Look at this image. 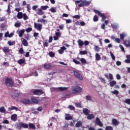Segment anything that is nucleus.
Listing matches in <instances>:
<instances>
[{
    "label": "nucleus",
    "instance_id": "nucleus-44",
    "mask_svg": "<svg viewBox=\"0 0 130 130\" xmlns=\"http://www.w3.org/2000/svg\"><path fill=\"white\" fill-rule=\"evenodd\" d=\"M73 19H77V20L81 18V16L79 15H74L72 16Z\"/></svg>",
    "mask_w": 130,
    "mask_h": 130
},
{
    "label": "nucleus",
    "instance_id": "nucleus-1",
    "mask_svg": "<svg viewBox=\"0 0 130 130\" xmlns=\"http://www.w3.org/2000/svg\"><path fill=\"white\" fill-rule=\"evenodd\" d=\"M93 12L95 13V14H98V16H100V17H101L102 22L106 20V16H105V15H104V13L102 14L101 12L96 9H94Z\"/></svg>",
    "mask_w": 130,
    "mask_h": 130
},
{
    "label": "nucleus",
    "instance_id": "nucleus-30",
    "mask_svg": "<svg viewBox=\"0 0 130 130\" xmlns=\"http://www.w3.org/2000/svg\"><path fill=\"white\" fill-rule=\"evenodd\" d=\"M8 44H9V46H12V45H15V44H16V42H12L11 41H9L8 42Z\"/></svg>",
    "mask_w": 130,
    "mask_h": 130
},
{
    "label": "nucleus",
    "instance_id": "nucleus-6",
    "mask_svg": "<svg viewBox=\"0 0 130 130\" xmlns=\"http://www.w3.org/2000/svg\"><path fill=\"white\" fill-rule=\"evenodd\" d=\"M35 28L38 30V31H41L42 29V24L40 23H35Z\"/></svg>",
    "mask_w": 130,
    "mask_h": 130
},
{
    "label": "nucleus",
    "instance_id": "nucleus-7",
    "mask_svg": "<svg viewBox=\"0 0 130 130\" xmlns=\"http://www.w3.org/2000/svg\"><path fill=\"white\" fill-rule=\"evenodd\" d=\"M95 123L96 125H99V126L102 127L103 126V124L102 122H101V121H100V118L99 117H96L95 118Z\"/></svg>",
    "mask_w": 130,
    "mask_h": 130
},
{
    "label": "nucleus",
    "instance_id": "nucleus-19",
    "mask_svg": "<svg viewBox=\"0 0 130 130\" xmlns=\"http://www.w3.org/2000/svg\"><path fill=\"white\" fill-rule=\"evenodd\" d=\"M26 60L25 59H20L18 60L17 62L19 64H23V63H25Z\"/></svg>",
    "mask_w": 130,
    "mask_h": 130
},
{
    "label": "nucleus",
    "instance_id": "nucleus-27",
    "mask_svg": "<svg viewBox=\"0 0 130 130\" xmlns=\"http://www.w3.org/2000/svg\"><path fill=\"white\" fill-rule=\"evenodd\" d=\"M75 105L78 108H82V103H78L76 102L75 103Z\"/></svg>",
    "mask_w": 130,
    "mask_h": 130
},
{
    "label": "nucleus",
    "instance_id": "nucleus-5",
    "mask_svg": "<svg viewBox=\"0 0 130 130\" xmlns=\"http://www.w3.org/2000/svg\"><path fill=\"white\" fill-rule=\"evenodd\" d=\"M74 75L76 78H77L79 80H80V81H82L83 80V77H82V75L78 72V71H73Z\"/></svg>",
    "mask_w": 130,
    "mask_h": 130
},
{
    "label": "nucleus",
    "instance_id": "nucleus-18",
    "mask_svg": "<svg viewBox=\"0 0 130 130\" xmlns=\"http://www.w3.org/2000/svg\"><path fill=\"white\" fill-rule=\"evenodd\" d=\"M90 112V111L87 108H85L83 110V113L85 114V115H88L89 113Z\"/></svg>",
    "mask_w": 130,
    "mask_h": 130
},
{
    "label": "nucleus",
    "instance_id": "nucleus-56",
    "mask_svg": "<svg viewBox=\"0 0 130 130\" xmlns=\"http://www.w3.org/2000/svg\"><path fill=\"white\" fill-rule=\"evenodd\" d=\"M124 102L126 104H128V105H130V99H127L125 100Z\"/></svg>",
    "mask_w": 130,
    "mask_h": 130
},
{
    "label": "nucleus",
    "instance_id": "nucleus-55",
    "mask_svg": "<svg viewBox=\"0 0 130 130\" xmlns=\"http://www.w3.org/2000/svg\"><path fill=\"white\" fill-rule=\"evenodd\" d=\"M110 55H111V56L113 60H115V56H114V55L113 54L112 52H110Z\"/></svg>",
    "mask_w": 130,
    "mask_h": 130
},
{
    "label": "nucleus",
    "instance_id": "nucleus-26",
    "mask_svg": "<svg viewBox=\"0 0 130 130\" xmlns=\"http://www.w3.org/2000/svg\"><path fill=\"white\" fill-rule=\"evenodd\" d=\"M38 22H40V23H42V24H45V23H47V20L44 19H40L38 20Z\"/></svg>",
    "mask_w": 130,
    "mask_h": 130
},
{
    "label": "nucleus",
    "instance_id": "nucleus-4",
    "mask_svg": "<svg viewBox=\"0 0 130 130\" xmlns=\"http://www.w3.org/2000/svg\"><path fill=\"white\" fill-rule=\"evenodd\" d=\"M82 92V88L79 86H75L73 89V93L77 94V93H81Z\"/></svg>",
    "mask_w": 130,
    "mask_h": 130
},
{
    "label": "nucleus",
    "instance_id": "nucleus-8",
    "mask_svg": "<svg viewBox=\"0 0 130 130\" xmlns=\"http://www.w3.org/2000/svg\"><path fill=\"white\" fill-rule=\"evenodd\" d=\"M22 103L23 104H31V100H29L28 99H24L21 100Z\"/></svg>",
    "mask_w": 130,
    "mask_h": 130
},
{
    "label": "nucleus",
    "instance_id": "nucleus-58",
    "mask_svg": "<svg viewBox=\"0 0 130 130\" xmlns=\"http://www.w3.org/2000/svg\"><path fill=\"white\" fill-rule=\"evenodd\" d=\"M86 100H88L89 101H90L92 99V96H91L90 95H87L86 96Z\"/></svg>",
    "mask_w": 130,
    "mask_h": 130
},
{
    "label": "nucleus",
    "instance_id": "nucleus-34",
    "mask_svg": "<svg viewBox=\"0 0 130 130\" xmlns=\"http://www.w3.org/2000/svg\"><path fill=\"white\" fill-rule=\"evenodd\" d=\"M124 37H125V35L124 34H120V38L121 40L123 41V40H124Z\"/></svg>",
    "mask_w": 130,
    "mask_h": 130
},
{
    "label": "nucleus",
    "instance_id": "nucleus-9",
    "mask_svg": "<svg viewBox=\"0 0 130 130\" xmlns=\"http://www.w3.org/2000/svg\"><path fill=\"white\" fill-rule=\"evenodd\" d=\"M2 50L4 53H9L11 52V49H10L8 47H4Z\"/></svg>",
    "mask_w": 130,
    "mask_h": 130
},
{
    "label": "nucleus",
    "instance_id": "nucleus-57",
    "mask_svg": "<svg viewBox=\"0 0 130 130\" xmlns=\"http://www.w3.org/2000/svg\"><path fill=\"white\" fill-rule=\"evenodd\" d=\"M43 45L44 47H48V43L47 42H44Z\"/></svg>",
    "mask_w": 130,
    "mask_h": 130
},
{
    "label": "nucleus",
    "instance_id": "nucleus-54",
    "mask_svg": "<svg viewBox=\"0 0 130 130\" xmlns=\"http://www.w3.org/2000/svg\"><path fill=\"white\" fill-rule=\"evenodd\" d=\"M106 130H113V128L111 126H106Z\"/></svg>",
    "mask_w": 130,
    "mask_h": 130
},
{
    "label": "nucleus",
    "instance_id": "nucleus-23",
    "mask_svg": "<svg viewBox=\"0 0 130 130\" xmlns=\"http://www.w3.org/2000/svg\"><path fill=\"white\" fill-rule=\"evenodd\" d=\"M38 14L40 15V16H42V15H44V12H43L42 11V9H38Z\"/></svg>",
    "mask_w": 130,
    "mask_h": 130
},
{
    "label": "nucleus",
    "instance_id": "nucleus-35",
    "mask_svg": "<svg viewBox=\"0 0 130 130\" xmlns=\"http://www.w3.org/2000/svg\"><path fill=\"white\" fill-rule=\"evenodd\" d=\"M8 109H10V110H16V111H18L19 109L17 107L13 106L11 108H9Z\"/></svg>",
    "mask_w": 130,
    "mask_h": 130
},
{
    "label": "nucleus",
    "instance_id": "nucleus-48",
    "mask_svg": "<svg viewBox=\"0 0 130 130\" xmlns=\"http://www.w3.org/2000/svg\"><path fill=\"white\" fill-rule=\"evenodd\" d=\"M49 55L50 56V57H54L55 54H54V53L53 52H49Z\"/></svg>",
    "mask_w": 130,
    "mask_h": 130
},
{
    "label": "nucleus",
    "instance_id": "nucleus-47",
    "mask_svg": "<svg viewBox=\"0 0 130 130\" xmlns=\"http://www.w3.org/2000/svg\"><path fill=\"white\" fill-rule=\"evenodd\" d=\"M73 62H74V63H75V64H81V62H80V61L77 60V59H73Z\"/></svg>",
    "mask_w": 130,
    "mask_h": 130
},
{
    "label": "nucleus",
    "instance_id": "nucleus-17",
    "mask_svg": "<svg viewBox=\"0 0 130 130\" xmlns=\"http://www.w3.org/2000/svg\"><path fill=\"white\" fill-rule=\"evenodd\" d=\"M23 40L22 41V44L24 46H28V41L26 39L22 38Z\"/></svg>",
    "mask_w": 130,
    "mask_h": 130
},
{
    "label": "nucleus",
    "instance_id": "nucleus-32",
    "mask_svg": "<svg viewBox=\"0 0 130 130\" xmlns=\"http://www.w3.org/2000/svg\"><path fill=\"white\" fill-rule=\"evenodd\" d=\"M80 61L82 64H86V63H87V60H86V59L84 58H81L80 59Z\"/></svg>",
    "mask_w": 130,
    "mask_h": 130
},
{
    "label": "nucleus",
    "instance_id": "nucleus-2",
    "mask_svg": "<svg viewBox=\"0 0 130 130\" xmlns=\"http://www.w3.org/2000/svg\"><path fill=\"white\" fill-rule=\"evenodd\" d=\"M31 92L34 95H37L38 96L43 94V90L42 89H33L31 90Z\"/></svg>",
    "mask_w": 130,
    "mask_h": 130
},
{
    "label": "nucleus",
    "instance_id": "nucleus-52",
    "mask_svg": "<svg viewBox=\"0 0 130 130\" xmlns=\"http://www.w3.org/2000/svg\"><path fill=\"white\" fill-rule=\"evenodd\" d=\"M26 32H27V33H30V32H31V31H32V28L31 27H28L27 28H26L25 29Z\"/></svg>",
    "mask_w": 130,
    "mask_h": 130
},
{
    "label": "nucleus",
    "instance_id": "nucleus-25",
    "mask_svg": "<svg viewBox=\"0 0 130 130\" xmlns=\"http://www.w3.org/2000/svg\"><path fill=\"white\" fill-rule=\"evenodd\" d=\"M112 123L114 125H118L119 123H118V121H117L116 119H113L112 120Z\"/></svg>",
    "mask_w": 130,
    "mask_h": 130
},
{
    "label": "nucleus",
    "instance_id": "nucleus-31",
    "mask_svg": "<svg viewBox=\"0 0 130 130\" xmlns=\"http://www.w3.org/2000/svg\"><path fill=\"white\" fill-rule=\"evenodd\" d=\"M95 59L96 60H100V59H101V56H100V55L99 53H96L95 54Z\"/></svg>",
    "mask_w": 130,
    "mask_h": 130
},
{
    "label": "nucleus",
    "instance_id": "nucleus-49",
    "mask_svg": "<svg viewBox=\"0 0 130 130\" xmlns=\"http://www.w3.org/2000/svg\"><path fill=\"white\" fill-rule=\"evenodd\" d=\"M19 52L20 54H24L25 51H24V49L22 48H20L19 49Z\"/></svg>",
    "mask_w": 130,
    "mask_h": 130
},
{
    "label": "nucleus",
    "instance_id": "nucleus-28",
    "mask_svg": "<svg viewBox=\"0 0 130 130\" xmlns=\"http://www.w3.org/2000/svg\"><path fill=\"white\" fill-rule=\"evenodd\" d=\"M23 15L22 12H18L17 17L18 19H22L23 18Z\"/></svg>",
    "mask_w": 130,
    "mask_h": 130
},
{
    "label": "nucleus",
    "instance_id": "nucleus-46",
    "mask_svg": "<svg viewBox=\"0 0 130 130\" xmlns=\"http://www.w3.org/2000/svg\"><path fill=\"white\" fill-rule=\"evenodd\" d=\"M15 27L16 28H19L21 26V22H16L14 25Z\"/></svg>",
    "mask_w": 130,
    "mask_h": 130
},
{
    "label": "nucleus",
    "instance_id": "nucleus-41",
    "mask_svg": "<svg viewBox=\"0 0 130 130\" xmlns=\"http://www.w3.org/2000/svg\"><path fill=\"white\" fill-rule=\"evenodd\" d=\"M22 18H23V19L26 21L28 20V16H27V14L26 13H24L22 15Z\"/></svg>",
    "mask_w": 130,
    "mask_h": 130
},
{
    "label": "nucleus",
    "instance_id": "nucleus-10",
    "mask_svg": "<svg viewBox=\"0 0 130 130\" xmlns=\"http://www.w3.org/2000/svg\"><path fill=\"white\" fill-rule=\"evenodd\" d=\"M65 119L66 120H72L73 117L70 114H66Z\"/></svg>",
    "mask_w": 130,
    "mask_h": 130
},
{
    "label": "nucleus",
    "instance_id": "nucleus-64",
    "mask_svg": "<svg viewBox=\"0 0 130 130\" xmlns=\"http://www.w3.org/2000/svg\"><path fill=\"white\" fill-rule=\"evenodd\" d=\"M125 62L126 63H130V59H127L125 60Z\"/></svg>",
    "mask_w": 130,
    "mask_h": 130
},
{
    "label": "nucleus",
    "instance_id": "nucleus-14",
    "mask_svg": "<svg viewBox=\"0 0 130 130\" xmlns=\"http://www.w3.org/2000/svg\"><path fill=\"white\" fill-rule=\"evenodd\" d=\"M18 119V117L16 114H14L11 116V120L13 121H16Z\"/></svg>",
    "mask_w": 130,
    "mask_h": 130
},
{
    "label": "nucleus",
    "instance_id": "nucleus-63",
    "mask_svg": "<svg viewBox=\"0 0 130 130\" xmlns=\"http://www.w3.org/2000/svg\"><path fill=\"white\" fill-rule=\"evenodd\" d=\"M10 35V32L9 31H7L5 34V37H9Z\"/></svg>",
    "mask_w": 130,
    "mask_h": 130
},
{
    "label": "nucleus",
    "instance_id": "nucleus-40",
    "mask_svg": "<svg viewBox=\"0 0 130 130\" xmlns=\"http://www.w3.org/2000/svg\"><path fill=\"white\" fill-rule=\"evenodd\" d=\"M93 22H98L99 20V18H98V16L97 15H94L93 17Z\"/></svg>",
    "mask_w": 130,
    "mask_h": 130
},
{
    "label": "nucleus",
    "instance_id": "nucleus-24",
    "mask_svg": "<svg viewBox=\"0 0 130 130\" xmlns=\"http://www.w3.org/2000/svg\"><path fill=\"white\" fill-rule=\"evenodd\" d=\"M79 46H83L84 45V42L82 41L81 39H79L77 41Z\"/></svg>",
    "mask_w": 130,
    "mask_h": 130
},
{
    "label": "nucleus",
    "instance_id": "nucleus-43",
    "mask_svg": "<svg viewBox=\"0 0 130 130\" xmlns=\"http://www.w3.org/2000/svg\"><path fill=\"white\" fill-rule=\"evenodd\" d=\"M8 14H11V4L8 5V9L6 11Z\"/></svg>",
    "mask_w": 130,
    "mask_h": 130
},
{
    "label": "nucleus",
    "instance_id": "nucleus-39",
    "mask_svg": "<svg viewBox=\"0 0 130 130\" xmlns=\"http://www.w3.org/2000/svg\"><path fill=\"white\" fill-rule=\"evenodd\" d=\"M49 8L48 6H42L41 7V9H42L43 11H45L46 10H47Z\"/></svg>",
    "mask_w": 130,
    "mask_h": 130
},
{
    "label": "nucleus",
    "instance_id": "nucleus-61",
    "mask_svg": "<svg viewBox=\"0 0 130 130\" xmlns=\"http://www.w3.org/2000/svg\"><path fill=\"white\" fill-rule=\"evenodd\" d=\"M38 111H42L43 110V108L42 106L39 107L37 109Z\"/></svg>",
    "mask_w": 130,
    "mask_h": 130
},
{
    "label": "nucleus",
    "instance_id": "nucleus-22",
    "mask_svg": "<svg viewBox=\"0 0 130 130\" xmlns=\"http://www.w3.org/2000/svg\"><path fill=\"white\" fill-rule=\"evenodd\" d=\"M13 94V96H14V97H19L20 95V91L18 90H15Z\"/></svg>",
    "mask_w": 130,
    "mask_h": 130
},
{
    "label": "nucleus",
    "instance_id": "nucleus-62",
    "mask_svg": "<svg viewBox=\"0 0 130 130\" xmlns=\"http://www.w3.org/2000/svg\"><path fill=\"white\" fill-rule=\"evenodd\" d=\"M51 13H56V10L53 8H51L50 9Z\"/></svg>",
    "mask_w": 130,
    "mask_h": 130
},
{
    "label": "nucleus",
    "instance_id": "nucleus-33",
    "mask_svg": "<svg viewBox=\"0 0 130 130\" xmlns=\"http://www.w3.org/2000/svg\"><path fill=\"white\" fill-rule=\"evenodd\" d=\"M57 90H59V91H61V92H63V91H66V90H67V88L66 87H58L56 88Z\"/></svg>",
    "mask_w": 130,
    "mask_h": 130
},
{
    "label": "nucleus",
    "instance_id": "nucleus-36",
    "mask_svg": "<svg viewBox=\"0 0 130 130\" xmlns=\"http://www.w3.org/2000/svg\"><path fill=\"white\" fill-rule=\"evenodd\" d=\"M31 102L33 103H38L39 101H38V100L36 99V98H31Z\"/></svg>",
    "mask_w": 130,
    "mask_h": 130
},
{
    "label": "nucleus",
    "instance_id": "nucleus-13",
    "mask_svg": "<svg viewBox=\"0 0 130 130\" xmlns=\"http://www.w3.org/2000/svg\"><path fill=\"white\" fill-rule=\"evenodd\" d=\"M95 116L93 114H88L87 116V119L89 120H91V119H93V118H94Z\"/></svg>",
    "mask_w": 130,
    "mask_h": 130
},
{
    "label": "nucleus",
    "instance_id": "nucleus-59",
    "mask_svg": "<svg viewBox=\"0 0 130 130\" xmlns=\"http://www.w3.org/2000/svg\"><path fill=\"white\" fill-rule=\"evenodd\" d=\"M101 28L103 30H105V23H103L101 26Z\"/></svg>",
    "mask_w": 130,
    "mask_h": 130
},
{
    "label": "nucleus",
    "instance_id": "nucleus-20",
    "mask_svg": "<svg viewBox=\"0 0 130 130\" xmlns=\"http://www.w3.org/2000/svg\"><path fill=\"white\" fill-rule=\"evenodd\" d=\"M23 122H20L19 123H16V127L17 128H18V129H21L22 128V124Z\"/></svg>",
    "mask_w": 130,
    "mask_h": 130
},
{
    "label": "nucleus",
    "instance_id": "nucleus-29",
    "mask_svg": "<svg viewBox=\"0 0 130 130\" xmlns=\"http://www.w3.org/2000/svg\"><path fill=\"white\" fill-rule=\"evenodd\" d=\"M82 123L81 121H79L77 122V123L76 124L75 126L76 127H81L82 126Z\"/></svg>",
    "mask_w": 130,
    "mask_h": 130
},
{
    "label": "nucleus",
    "instance_id": "nucleus-38",
    "mask_svg": "<svg viewBox=\"0 0 130 130\" xmlns=\"http://www.w3.org/2000/svg\"><path fill=\"white\" fill-rule=\"evenodd\" d=\"M79 53L81 54V55H85V54H87V53H88V52H87L86 50L81 51H80Z\"/></svg>",
    "mask_w": 130,
    "mask_h": 130
},
{
    "label": "nucleus",
    "instance_id": "nucleus-12",
    "mask_svg": "<svg viewBox=\"0 0 130 130\" xmlns=\"http://www.w3.org/2000/svg\"><path fill=\"white\" fill-rule=\"evenodd\" d=\"M67 48H66V47L63 46L61 47L60 49H59L58 51V53H59V54H62V53H63L64 52V50H66Z\"/></svg>",
    "mask_w": 130,
    "mask_h": 130
},
{
    "label": "nucleus",
    "instance_id": "nucleus-51",
    "mask_svg": "<svg viewBox=\"0 0 130 130\" xmlns=\"http://www.w3.org/2000/svg\"><path fill=\"white\" fill-rule=\"evenodd\" d=\"M112 93L114 94V95H118V94H119V91H118V90H115L112 91Z\"/></svg>",
    "mask_w": 130,
    "mask_h": 130
},
{
    "label": "nucleus",
    "instance_id": "nucleus-3",
    "mask_svg": "<svg viewBox=\"0 0 130 130\" xmlns=\"http://www.w3.org/2000/svg\"><path fill=\"white\" fill-rule=\"evenodd\" d=\"M5 84L7 87H13V86H14L13 81L9 78H6Z\"/></svg>",
    "mask_w": 130,
    "mask_h": 130
},
{
    "label": "nucleus",
    "instance_id": "nucleus-60",
    "mask_svg": "<svg viewBox=\"0 0 130 130\" xmlns=\"http://www.w3.org/2000/svg\"><path fill=\"white\" fill-rule=\"evenodd\" d=\"M37 8H38V6H37V5H35V6L32 7V9L34 11H35V10H37Z\"/></svg>",
    "mask_w": 130,
    "mask_h": 130
},
{
    "label": "nucleus",
    "instance_id": "nucleus-11",
    "mask_svg": "<svg viewBox=\"0 0 130 130\" xmlns=\"http://www.w3.org/2000/svg\"><path fill=\"white\" fill-rule=\"evenodd\" d=\"M51 64L47 63L44 64V69H45V70H49L50 69H51Z\"/></svg>",
    "mask_w": 130,
    "mask_h": 130
},
{
    "label": "nucleus",
    "instance_id": "nucleus-45",
    "mask_svg": "<svg viewBox=\"0 0 130 130\" xmlns=\"http://www.w3.org/2000/svg\"><path fill=\"white\" fill-rule=\"evenodd\" d=\"M21 125L22 127H23V128H28V124L23 123V122Z\"/></svg>",
    "mask_w": 130,
    "mask_h": 130
},
{
    "label": "nucleus",
    "instance_id": "nucleus-16",
    "mask_svg": "<svg viewBox=\"0 0 130 130\" xmlns=\"http://www.w3.org/2000/svg\"><path fill=\"white\" fill-rule=\"evenodd\" d=\"M25 33V29H21L19 32H18V35L19 37H23V34Z\"/></svg>",
    "mask_w": 130,
    "mask_h": 130
},
{
    "label": "nucleus",
    "instance_id": "nucleus-21",
    "mask_svg": "<svg viewBox=\"0 0 130 130\" xmlns=\"http://www.w3.org/2000/svg\"><path fill=\"white\" fill-rule=\"evenodd\" d=\"M28 126L30 128H32V129H36V126H35V125L32 123H29Z\"/></svg>",
    "mask_w": 130,
    "mask_h": 130
},
{
    "label": "nucleus",
    "instance_id": "nucleus-53",
    "mask_svg": "<svg viewBox=\"0 0 130 130\" xmlns=\"http://www.w3.org/2000/svg\"><path fill=\"white\" fill-rule=\"evenodd\" d=\"M68 108L69 109H70V110H75V107H74V106H72V105H69L68 106Z\"/></svg>",
    "mask_w": 130,
    "mask_h": 130
},
{
    "label": "nucleus",
    "instance_id": "nucleus-42",
    "mask_svg": "<svg viewBox=\"0 0 130 130\" xmlns=\"http://www.w3.org/2000/svg\"><path fill=\"white\" fill-rule=\"evenodd\" d=\"M0 112L2 113H5L6 112V109H5V107H2L0 108Z\"/></svg>",
    "mask_w": 130,
    "mask_h": 130
},
{
    "label": "nucleus",
    "instance_id": "nucleus-15",
    "mask_svg": "<svg viewBox=\"0 0 130 130\" xmlns=\"http://www.w3.org/2000/svg\"><path fill=\"white\" fill-rule=\"evenodd\" d=\"M83 2L84 7H88V6L91 4V1H87L86 0H84L83 1Z\"/></svg>",
    "mask_w": 130,
    "mask_h": 130
},
{
    "label": "nucleus",
    "instance_id": "nucleus-50",
    "mask_svg": "<svg viewBox=\"0 0 130 130\" xmlns=\"http://www.w3.org/2000/svg\"><path fill=\"white\" fill-rule=\"evenodd\" d=\"M94 49L95 50V51H100V48H99V46H95Z\"/></svg>",
    "mask_w": 130,
    "mask_h": 130
},
{
    "label": "nucleus",
    "instance_id": "nucleus-37",
    "mask_svg": "<svg viewBox=\"0 0 130 130\" xmlns=\"http://www.w3.org/2000/svg\"><path fill=\"white\" fill-rule=\"evenodd\" d=\"M114 85H116V81H112L110 82V87H113Z\"/></svg>",
    "mask_w": 130,
    "mask_h": 130
}]
</instances>
